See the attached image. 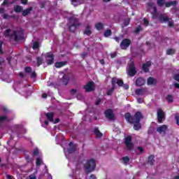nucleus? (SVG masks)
I'll use <instances>...</instances> for the list:
<instances>
[{
    "instance_id": "1",
    "label": "nucleus",
    "mask_w": 179,
    "mask_h": 179,
    "mask_svg": "<svg viewBox=\"0 0 179 179\" xmlns=\"http://www.w3.org/2000/svg\"><path fill=\"white\" fill-rule=\"evenodd\" d=\"M124 118L129 124H134V129L135 131H139L142 128V124L141 120H143V115L142 112L137 111L134 116L131 115V113L128 112L124 114Z\"/></svg>"
},
{
    "instance_id": "2",
    "label": "nucleus",
    "mask_w": 179,
    "mask_h": 179,
    "mask_svg": "<svg viewBox=\"0 0 179 179\" xmlns=\"http://www.w3.org/2000/svg\"><path fill=\"white\" fill-rule=\"evenodd\" d=\"M10 31H12L11 29H6V31L3 33L4 37H10V40L15 43L23 40V32L22 31L14 30L13 34H10Z\"/></svg>"
},
{
    "instance_id": "3",
    "label": "nucleus",
    "mask_w": 179,
    "mask_h": 179,
    "mask_svg": "<svg viewBox=\"0 0 179 179\" xmlns=\"http://www.w3.org/2000/svg\"><path fill=\"white\" fill-rule=\"evenodd\" d=\"M69 31L71 33H75L78 29V27L80 26V22H79V19L74 16L70 17L69 18V22L67 24Z\"/></svg>"
},
{
    "instance_id": "4",
    "label": "nucleus",
    "mask_w": 179,
    "mask_h": 179,
    "mask_svg": "<svg viewBox=\"0 0 179 179\" xmlns=\"http://www.w3.org/2000/svg\"><path fill=\"white\" fill-rule=\"evenodd\" d=\"M84 169L87 174L94 171L96 169V161H94V159H90V160L87 161V162L84 164Z\"/></svg>"
},
{
    "instance_id": "5",
    "label": "nucleus",
    "mask_w": 179,
    "mask_h": 179,
    "mask_svg": "<svg viewBox=\"0 0 179 179\" xmlns=\"http://www.w3.org/2000/svg\"><path fill=\"white\" fill-rule=\"evenodd\" d=\"M127 73L129 76H130V78H133V76H135V75H136V67L135 66V63H134V62H131L129 64Z\"/></svg>"
},
{
    "instance_id": "6",
    "label": "nucleus",
    "mask_w": 179,
    "mask_h": 179,
    "mask_svg": "<svg viewBox=\"0 0 179 179\" xmlns=\"http://www.w3.org/2000/svg\"><path fill=\"white\" fill-rule=\"evenodd\" d=\"M157 118L159 124H163V122L166 120V113L163 110L160 108L157 110Z\"/></svg>"
},
{
    "instance_id": "7",
    "label": "nucleus",
    "mask_w": 179,
    "mask_h": 179,
    "mask_svg": "<svg viewBox=\"0 0 179 179\" xmlns=\"http://www.w3.org/2000/svg\"><path fill=\"white\" fill-rule=\"evenodd\" d=\"M124 145H126L127 150H132V149H134V143H132V136H127L125 138Z\"/></svg>"
},
{
    "instance_id": "8",
    "label": "nucleus",
    "mask_w": 179,
    "mask_h": 179,
    "mask_svg": "<svg viewBox=\"0 0 179 179\" xmlns=\"http://www.w3.org/2000/svg\"><path fill=\"white\" fill-rule=\"evenodd\" d=\"M83 89L85 90L87 93H90L94 92V82H89L85 85H84Z\"/></svg>"
},
{
    "instance_id": "9",
    "label": "nucleus",
    "mask_w": 179,
    "mask_h": 179,
    "mask_svg": "<svg viewBox=\"0 0 179 179\" xmlns=\"http://www.w3.org/2000/svg\"><path fill=\"white\" fill-rule=\"evenodd\" d=\"M131 40L129 38L123 39L120 43V48L121 50H127L129 45H131Z\"/></svg>"
},
{
    "instance_id": "10",
    "label": "nucleus",
    "mask_w": 179,
    "mask_h": 179,
    "mask_svg": "<svg viewBox=\"0 0 179 179\" xmlns=\"http://www.w3.org/2000/svg\"><path fill=\"white\" fill-rule=\"evenodd\" d=\"M106 118L108 120H110L111 121H114L115 120V115H114V112L111 109H107L105 113Z\"/></svg>"
},
{
    "instance_id": "11",
    "label": "nucleus",
    "mask_w": 179,
    "mask_h": 179,
    "mask_svg": "<svg viewBox=\"0 0 179 179\" xmlns=\"http://www.w3.org/2000/svg\"><path fill=\"white\" fill-rule=\"evenodd\" d=\"M45 57L47 64L52 65V64H54V54L51 52H47Z\"/></svg>"
},
{
    "instance_id": "12",
    "label": "nucleus",
    "mask_w": 179,
    "mask_h": 179,
    "mask_svg": "<svg viewBox=\"0 0 179 179\" xmlns=\"http://www.w3.org/2000/svg\"><path fill=\"white\" fill-rule=\"evenodd\" d=\"M69 148L67 150L68 153H75L78 149V144L75 143L73 144V142H70L69 143Z\"/></svg>"
},
{
    "instance_id": "13",
    "label": "nucleus",
    "mask_w": 179,
    "mask_h": 179,
    "mask_svg": "<svg viewBox=\"0 0 179 179\" xmlns=\"http://www.w3.org/2000/svg\"><path fill=\"white\" fill-rule=\"evenodd\" d=\"M145 83H146V80H145V78L142 77L138 78L136 80V86H138V87L143 86Z\"/></svg>"
},
{
    "instance_id": "14",
    "label": "nucleus",
    "mask_w": 179,
    "mask_h": 179,
    "mask_svg": "<svg viewBox=\"0 0 179 179\" xmlns=\"http://www.w3.org/2000/svg\"><path fill=\"white\" fill-rule=\"evenodd\" d=\"M166 131H167V126L166 124L157 127V132L159 134H166Z\"/></svg>"
},
{
    "instance_id": "15",
    "label": "nucleus",
    "mask_w": 179,
    "mask_h": 179,
    "mask_svg": "<svg viewBox=\"0 0 179 179\" xmlns=\"http://www.w3.org/2000/svg\"><path fill=\"white\" fill-rule=\"evenodd\" d=\"M151 66H152V62H150V61H148L145 64H143L142 67L143 72H145V73L149 72V67Z\"/></svg>"
},
{
    "instance_id": "16",
    "label": "nucleus",
    "mask_w": 179,
    "mask_h": 179,
    "mask_svg": "<svg viewBox=\"0 0 179 179\" xmlns=\"http://www.w3.org/2000/svg\"><path fill=\"white\" fill-rule=\"evenodd\" d=\"M69 80H71V78H69V76L64 74L62 78V82L64 86H66L68 83H69Z\"/></svg>"
},
{
    "instance_id": "17",
    "label": "nucleus",
    "mask_w": 179,
    "mask_h": 179,
    "mask_svg": "<svg viewBox=\"0 0 179 179\" xmlns=\"http://www.w3.org/2000/svg\"><path fill=\"white\" fill-rule=\"evenodd\" d=\"M146 92V88H140L135 90V94L137 96H143Z\"/></svg>"
},
{
    "instance_id": "18",
    "label": "nucleus",
    "mask_w": 179,
    "mask_h": 179,
    "mask_svg": "<svg viewBox=\"0 0 179 179\" xmlns=\"http://www.w3.org/2000/svg\"><path fill=\"white\" fill-rule=\"evenodd\" d=\"M31 10H33V7H29L25 10H22V16L26 17L27 15H30Z\"/></svg>"
},
{
    "instance_id": "19",
    "label": "nucleus",
    "mask_w": 179,
    "mask_h": 179,
    "mask_svg": "<svg viewBox=\"0 0 179 179\" xmlns=\"http://www.w3.org/2000/svg\"><path fill=\"white\" fill-rule=\"evenodd\" d=\"M45 117L50 122H54V113H45Z\"/></svg>"
},
{
    "instance_id": "20",
    "label": "nucleus",
    "mask_w": 179,
    "mask_h": 179,
    "mask_svg": "<svg viewBox=\"0 0 179 179\" xmlns=\"http://www.w3.org/2000/svg\"><path fill=\"white\" fill-rule=\"evenodd\" d=\"M147 83L148 85H156L157 83V80L153 77H149Z\"/></svg>"
},
{
    "instance_id": "21",
    "label": "nucleus",
    "mask_w": 179,
    "mask_h": 179,
    "mask_svg": "<svg viewBox=\"0 0 179 179\" xmlns=\"http://www.w3.org/2000/svg\"><path fill=\"white\" fill-rule=\"evenodd\" d=\"M68 64V62L64 61V62H56L55 64V68H62V66H65Z\"/></svg>"
},
{
    "instance_id": "22",
    "label": "nucleus",
    "mask_w": 179,
    "mask_h": 179,
    "mask_svg": "<svg viewBox=\"0 0 179 179\" xmlns=\"http://www.w3.org/2000/svg\"><path fill=\"white\" fill-rule=\"evenodd\" d=\"M159 20H160V22L162 23H163L164 22H169V20H170V19L169 18V17H166V16H164V15L161 14L159 16Z\"/></svg>"
},
{
    "instance_id": "23",
    "label": "nucleus",
    "mask_w": 179,
    "mask_h": 179,
    "mask_svg": "<svg viewBox=\"0 0 179 179\" xmlns=\"http://www.w3.org/2000/svg\"><path fill=\"white\" fill-rule=\"evenodd\" d=\"M13 10L15 13H20V12H23V7H22V6L17 5L14 6Z\"/></svg>"
},
{
    "instance_id": "24",
    "label": "nucleus",
    "mask_w": 179,
    "mask_h": 179,
    "mask_svg": "<svg viewBox=\"0 0 179 179\" xmlns=\"http://www.w3.org/2000/svg\"><path fill=\"white\" fill-rule=\"evenodd\" d=\"M148 164H150V166L155 164V155H152L148 157Z\"/></svg>"
},
{
    "instance_id": "25",
    "label": "nucleus",
    "mask_w": 179,
    "mask_h": 179,
    "mask_svg": "<svg viewBox=\"0 0 179 179\" xmlns=\"http://www.w3.org/2000/svg\"><path fill=\"white\" fill-rule=\"evenodd\" d=\"M84 34H86V36H91L92 35V31L90 30V25L87 24L86 29L84 31Z\"/></svg>"
},
{
    "instance_id": "26",
    "label": "nucleus",
    "mask_w": 179,
    "mask_h": 179,
    "mask_svg": "<svg viewBox=\"0 0 179 179\" xmlns=\"http://www.w3.org/2000/svg\"><path fill=\"white\" fill-rule=\"evenodd\" d=\"M177 5V1H169V2H165V8H170V6H176Z\"/></svg>"
},
{
    "instance_id": "27",
    "label": "nucleus",
    "mask_w": 179,
    "mask_h": 179,
    "mask_svg": "<svg viewBox=\"0 0 179 179\" xmlns=\"http://www.w3.org/2000/svg\"><path fill=\"white\" fill-rule=\"evenodd\" d=\"M94 134H95L97 138H101L103 136V134L100 132V130H99V128H95L94 130Z\"/></svg>"
},
{
    "instance_id": "28",
    "label": "nucleus",
    "mask_w": 179,
    "mask_h": 179,
    "mask_svg": "<svg viewBox=\"0 0 179 179\" xmlns=\"http://www.w3.org/2000/svg\"><path fill=\"white\" fill-rule=\"evenodd\" d=\"M95 28L99 31L103 30V29H104V25L101 22H98L95 24Z\"/></svg>"
},
{
    "instance_id": "29",
    "label": "nucleus",
    "mask_w": 179,
    "mask_h": 179,
    "mask_svg": "<svg viewBox=\"0 0 179 179\" xmlns=\"http://www.w3.org/2000/svg\"><path fill=\"white\" fill-rule=\"evenodd\" d=\"M166 3V0H157V5L159 8H162Z\"/></svg>"
},
{
    "instance_id": "30",
    "label": "nucleus",
    "mask_w": 179,
    "mask_h": 179,
    "mask_svg": "<svg viewBox=\"0 0 179 179\" xmlns=\"http://www.w3.org/2000/svg\"><path fill=\"white\" fill-rule=\"evenodd\" d=\"M111 34H113V31H111V29H106L103 33L104 37H110Z\"/></svg>"
},
{
    "instance_id": "31",
    "label": "nucleus",
    "mask_w": 179,
    "mask_h": 179,
    "mask_svg": "<svg viewBox=\"0 0 179 179\" xmlns=\"http://www.w3.org/2000/svg\"><path fill=\"white\" fill-rule=\"evenodd\" d=\"M176 54V49L170 48L166 50L167 55H174Z\"/></svg>"
},
{
    "instance_id": "32",
    "label": "nucleus",
    "mask_w": 179,
    "mask_h": 179,
    "mask_svg": "<svg viewBox=\"0 0 179 179\" xmlns=\"http://www.w3.org/2000/svg\"><path fill=\"white\" fill-rule=\"evenodd\" d=\"M43 61H44V60L43 59V57H38L36 58L37 66H40V65H43Z\"/></svg>"
},
{
    "instance_id": "33",
    "label": "nucleus",
    "mask_w": 179,
    "mask_h": 179,
    "mask_svg": "<svg viewBox=\"0 0 179 179\" xmlns=\"http://www.w3.org/2000/svg\"><path fill=\"white\" fill-rule=\"evenodd\" d=\"M166 99L168 101V103H173V101H174L173 98V95H171V94H168L166 96Z\"/></svg>"
},
{
    "instance_id": "34",
    "label": "nucleus",
    "mask_w": 179,
    "mask_h": 179,
    "mask_svg": "<svg viewBox=\"0 0 179 179\" xmlns=\"http://www.w3.org/2000/svg\"><path fill=\"white\" fill-rule=\"evenodd\" d=\"M114 90H115V86L112 87L110 90H108V92H106L107 96H111V94L114 93Z\"/></svg>"
},
{
    "instance_id": "35",
    "label": "nucleus",
    "mask_w": 179,
    "mask_h": 179,
    "mask_svg": "<svg viewBox=\"0 0 179 179\" xmlns=\"http://www.w3.org/2000/svg\"><path fill=\"white\" fill-rule=\"evenodd\" d=\"M122 161L124 164H128L129 163V157L126 156L122 157Z\"/></svg>"
},
{
    "instance_id": "36",
    "label": "nucleus",
    "mask_w": 179,
    "mask_h": 179,
    "mask_svg": "<svg viewBox=\"0 0 179 179\" xmlns=\"http://www.w3.org/2000/svg\"><path fill=\"white\" fill-rule=\"evenodd\" d=\"M42 164H43V160L41 159V158H37L36 159V166L38 167V166H41Z\"/></svg>"
},
{
    "instance_id": "37",
    "label": "nucleus",
    "mask_w": 179,
    "mask_h": 179,
    "mask_svg": "<svg viewBox=\"0 0 179 179\" xmlns=\"http://www.w3.org/2000/svg\"><path fill=\"white\" fill-rule=\"evenodd\" d=\"M40 47V44L38 43V42H34V45H33V50H37Z\"/></svg>"
},
{
    "instance_id": "38",
    "label": "nucleus",
    "mask_w": 179,
    "mask_h": 179,
    "mask_svg": "<svg viewBox=\"0 0 179 179\" xmlns=\"http://www.w3.org/2000/svg\"><path fill=\"white\" fill-rule=\"evenodd\" d=\"M31 71L32 69L30 66L25 67L24 69V72H26V73H31Z\"/></svg>"
},
{
    "instance_id": "39",
    "label": "nucleus",
    "mask_w": 179,
    "mask_h": 179,
    "mask_svg": "<svg viewBox=\"0 0 179 179\" xmlns=\"http://www.w3.org/2000/svg\"><path fill=\"white\" fill-rule=\"evenodd\" d=\"M117 85H119L120 87L124 86V81L122 80H117L116 82Z\"/></svg>"
},
{
    "instance_id": "40",
    "label": "nucleus",
    "mask_w": 179,
    "mask_h": 179,
    "mask_svg": "<svg viewBox=\"0 0 179 179\" xmlns=\"http://www.w3.org/2000/svg\"><path fill=\"white\" fill-rule=\"evenodd\" d=\"M175 120H176V121L177 125H179V113H177V114L175 115Z\"/></svg>"
},
{
    "instance_id": "41",
    "label": "nucleus",
    "mask_w": 179,
    "mask_h": 179,
    "mask_svg": "<svg viewBox=\"0 0 179 179\" xmlns=\"http://www.w3.org/2000/svg\"><path fill=\"white\" fill-rule=\"evenodd\" d=\"M76 92H78L76 89H72L70 90V93L72 96H75V94H76Z\"/></svg>"
},
{
    "instance_id": "42",
    "label": "nucleus",
    "mask_w": 179,
    "mask_h": 179,
    "mask_svg": "<svg viewBox=\"0 0 179 179\" xmlns=\"http://www.w3.org/2000/svg\"><path fill=\"white\" fill-rule=\"evenodd\" d=\"M141 30H142V27H141V25H138L135 30V33L138 34L139 33V31H141Z\"/></svg>"
},
{
    "instance_id": "43",
    "label": "nucleus",
    "mask_w": 179,
    "mask_h": 179,
    "mask_svg": "<svg viewBox=\"0 0 179 179\" xmlns=\"http://www.w3.org/2000/svg\"><path fill=\"white\" fill-rule=\"evenodd\" d=\"M38 153H39L38 150L37 148H36L33 151V156H38Z\"/></svg>"
},
{
    "instance_id": "44",
    "label": "nucleus",
    "mask_w": 179,
    "mask_h": 179,
    "mask_svg": "<svg viewBox=\"0 0 179 179\" xmlns=\"http://www.w3.org/2000/svg\"><path fill=\"white\" fill-rule=\"evenodd\" d=\"M143 24H144V26H149V20H148L146 18H144L143 19Z\"/></svg>"
},
{
    "instance_id": "45",
    "label": "nucleus",
    "mask_w": 179,
    "mask_h": 179,
    "mask_svg": "<svg viewBox=\"0 0 179 179\" xmlns=\"http://www.w3.org/2000/svg\"><path fill=\"white\" fill-rule=\"evenodd\" d=\"M168 22V24L169 26V27H174V22H173V21H167Z\"/></svg>"
},
{
    "instance_id": "46",
    "label": "nucleus",
    "mask_w": 179,
    "mask_h": 179,
    "mask_svg": "<svg viewBox=\"0 0 179 179\" xmlns=\"http://www.w3.org/2000/svg\"><path fill=\"white\" fill-rule=\"evenodd\" d=\"M173 78L177 82H179V74H175L174 76H173Z\"/></svg>"
},
{
    "instance_id": "47",
    "label": "nucleus",
    "mask_w": 179,
    "mask_h": 179,
    "mask_svg": "<svg viewBox=\"0 0 179 179\" xmlns=\"http://www.w3.org/2000/svg\"><path fill=\"white\" fill-rule=\"evenodd\" d=\"M31 78H36L37 76V74L36 73V71L31 72Z\"/></svg>"
},
{
    "instance_id": "48",
    "label": "nucleus",
    "mask_w": 179,
    "mask_h": 179,
    "mask_svg": "<svg viewBox=\"0 0 179 179\" xmlns=\"http://www.w3.org/2000/svg\"><path fill=\"white\" fill-rule=\"evenodd\" d=\"M9 2L8 0H4L3 3H1V6H5V5H8Z\"/></svg>"
},
{
    "instance_id": "49",
    "label": "nucleus",
    "mask_w": 179,
    "mask_h": 179,
    "mask_svg": "<svg viewBox=\"0 0 179 179\" xmlns=\"http://www.w3.org/2000/svg\"><path fill=\"white\" fill-rule=\"evenodd\" d=\"M101 103V99L100 98L97 99L96 101L95 102V106H99Z\"/></svg>"
},
{
    "instance_id": "50",
    "label": "nucleus",
    "mask_w": 179,
    "mask_h": 179,
    "mask_svg": "<svg viewBox=\"0 0 179 179\" xmlns=\"http://www.w3.org/2000/svg\"><path fill=\"white\" fill-rule=\"evenodd\" d=\"M25 159H26L27 163H31V158H30L29 156H27Z\"/></svg>"
},
{
    "instance_id": "51",
    "label": "nucleus",
    "mask_w": 179,
    "mask_h": 179,
    "mask_svg": "<svg viewBox=\"0 0 179 179\" xmlns=\"http://www.w3.org/2000/svg\"><path fill=\"white\" fill-rule=\"evenodd\" d=\"M9 17H10V15L6 14V13L3 15V19H6H6H8Z\"/></svg>"
},
{
    "instance_id": "52",
    "label": "nucleus",
    "mask_w": 179,
    "mask_h": 179,
    "mask_svg": "<svg viewBox=\"0 0 179 179\" xmlns=\"http://www.w3.org/2000/svg\"><path fill=\"white\" fill-rule=\"evenodd\" d=\"M28 0H21L22 5H27Z\"/></svg>"
},
{
    "instance_id": "53",
    "label": "nucleus",
    "mask_w": 179,
    "mask_h": 179,
    "mask_svg": "<svg viewBox=\"0 0 179 179\" xmlns=\"http://www.w3.org/2000/svg\"><path fill=\"white\" fill-rule=\"evenodd\" d=\"M137 149H138V150H139L140 153H143V148H142V147H138Z\"/></svg>"
},
{
    "instance_id": "54",
    "label": "nucleus",
    "mask_w": 179,
    "mask_h": 179,
    "mask_svg": "<svg viewBox=\"0 0 179 179\" xmlns=\"http://www.w3.org/2000/svg\"><path fill=\"white\" fill-rule=\"evenodd\" d=\"M2 13H5V8H0V15H2Z\"/></svg>"
},
{
    "instance_id": "55",
    "label": "nucleus",
    "mask_w": 179,
    "mask_h": 179,
    "mask_svg": "<svg viewBox=\"0 0 179 179\" xmlns=\"http://www.w3.org/2000/svg\"><path fill=\"white\" fill-rule=\"evenodd\" d=\"M147 6L149 7V8H152L153 6V2H149L147 3Z\"/></svg>"
},
{
    "instance_id": "56",
    "label": "nucleus",
    "mask_w": 179,
    "mask_h": 179,
    "mask_svg": "<svg viewBox=\"0 0 179 179\" xmlns=\"http://www.w3.org/2000/svg\"><path fill=\"white\" fill-rule=\"evenodd\" d=\"M110 57H111V58H115V57H117V53H115V52L111 53Z\"/></svg>"
},
{
    "instance_id": "57",
    "label": "nucleus",
    "mask_w": 179,
    "mask_h": 179,
    "mask_svg": "<svg viewBox=\"0 0 179 179\" xmlns=\"http://www.w3.org/2000/svg\"><path fill=\"white\" fill-rule=\"evenodd\" d=\"M115 79H114V78H113L112 79V85H113V86L115 87Z\"/></svg>"
},
{
    "instance_id": "58",
    "label": "nucleus",
    "mask_w": 179,
    "mask_h": 179,
    "mask_svg": "<svg viewBox=\"0 0 179 179\" xmlns=\"http://www.w3.org/2000/svg\"><path fill=\"white\" fill-rule=\"evenodd\" d=\"M99 62H100V64H101V65H104V64H106V62H104V59H100L99 60Z\"/></svg>"
},
{
    "instance_id": "59",
    "label": "nucleus",
    "mask_w": 179,
    "mask_h": 179,
    "mask_svg": "<svg viewBox=\"0 0 179 179\" xmlns=\"http://www.w3.org/2000/svg\"><path fill=\"white\" fill-rule=\"evenodd\" d=\"M114 40H115V41H117V43H120V37H115Z\"/></svg>"
},
{
    "instance_id": "60",
    "label": "nucleus",
    "mask_w": 179,
    "mask_h": 179,
    "mask_svg": "<svg viewBox=\"0 0 179 179\" xmlns=\"http://www.w3.org/2000/svg\"><path fill=\"white\" fill-rule=\"evenodd\" d=\"M58 122H59V118H56L55 120L54 124H58Z\"/></svg>"
},
{
    "instance_id": "61",
    "label": "nucleus",
    "mask_w": 179,
    "mask_h": 179,
    "mask_svg": "<svg viewBox=\"0 0 179 179\" xmlns=\"http://www.w3.org/2000/svg\"><path fill=\"white\" fill-rule=\"evenodd\" d=\"M90 179H96V176H94V174H92L90 177Z\"/></svg>"
},
{
    "instance_id": "62",
    "label": "nucleus",
    "mask_w": 179,
    "mask_h": 179,
    "mask_svg": "<svg viewBox=\"0 0 179 179\" xmlns=\"http://www.w3.org/2000/svg\"><path fill=\"white\" fill-rule=\"evenodd\" d=\"M174 86H175V87H176V89H179V84H178V83H176L174 84Z\"/></svg>"
},
{
    "instance_id": "63",
    "label": "nucleus",
    "mask_w": 179,
    "mask_h": 179,
    "mask_svg": "<svg viewBox=\"0 0 179 179\" xmlns=\"http://www.w3.org/2000/svg\"><path fill=\"white\" fill-rule=\"evenodd\" d=\"M42 98H43V99H47V94L43 93V94H42Z\"/></svg>"
},
{
    "instance_id": "64",
    "label": "nucleus",
    "mask_w": 179,
    "mask_h": 179,
    "mask_svg": "<svg viewBox=\"0 0 179 179\" xmlns=\"http://www.w3.org/2000/svg\"><path fill=\"white\" fill-rule=\"evenodd\" d=\"M6 177H7L8 179L13 178V176H10V175H7Z\"/></svg>"
}]
</instances>
